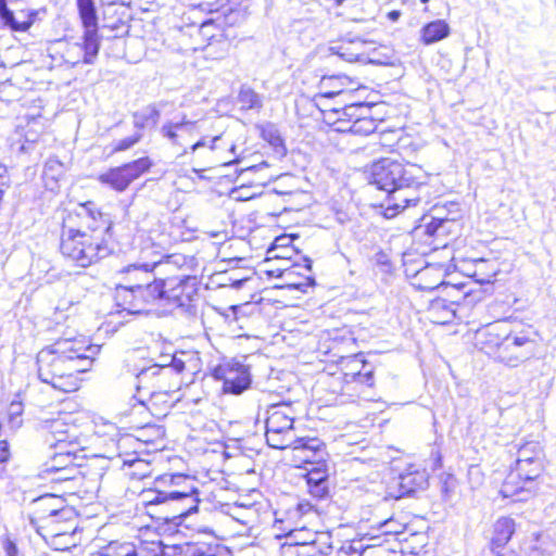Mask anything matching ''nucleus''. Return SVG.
<instances>
[{
    "label": "nucleus",
    "mask_w": 556,
    "mask_h": 556,
    "mask_svg": "<svg viewBox=\"0 0 556 556\" xmlns=\"http://www.w3.org/2000/svg\"><path fill=\"white\" fill-rule=\"evenodd\" d=\"M81 210L92 224L78 229L64 227L61 233L60 251L74 265L86 268L110 254L106 237L112 225L100 211L96 210L92 202L85 203Z\"/></svg>",
    "instance_id": "7ed1b4c3"
},
{
    "label": "nucleus",
    "mask_w": 556,
    "mask_h": 556,
    "mask_svg": "<svg viewBox=\"0 0 556 556\" xmlns=\"http://www.w3.org/2000/svg\"><path fill=\"white\" fill-rule=\"evenodd\" d=\"M25 0H0V14H2L3 7L8 8L10 4H24Z\"/></svg>",
    "instance_id": "e2e57ef3"
},
{
    "label": "nucleus",
    "mask_w": 556,
    "mask_h": 556,
    "mask_svg": "<svg viewBox=\"0 0 556 556\" xmlns=\"http://www.w3.org/2000/svg\"><path fill=\"white\" fill-rule=\"evenodd\" d=\"M350 98H345L343 102L337 103L333 106V111L337 113L344 114L346 121H341L343 126H349L353 121H358L364 115L369 114L371 106L365 102H351L348 103Z\"/></svg>",
    "instance_id": "cd10ccee"
},
{
    "label": "nucleus",
    "mask_w": 556,
    "mask_h": 556,
    "mask_svg": "<svg viewBox=\"0 0 556 556\" xmlns=\"http://www.w3.org/2000/svg\"><path fill=\"white\" fill-rule=\"evenodd\" d=\"M296 507L301 514H307L313 509V506L308 502H300Z\"/></svg>",
    "instance_id": "0e129e2a"
},
{
    "label": "nucleus",
    "mask_w": 556,
    "mask_h": 556,
    "mask_svg": "<svg viewBox=\"0 0 556 556\" xmlns=\"http://www.w3.org/2000/svg\"><path fill=\"white\" fill-rule=\"evenodd\" d=\"M238 101L244 110L261 109L263 105L261 96L250 88L240 90Z\"/></svg>",
    "instance_id": "ea45409f"
},
{
    "label": "nucleus",
    "mask_w": 556,
    "mask_h": 556,
    "mask_svg": "<svg viewBox=\"0 0 556 556\" xmlns=\"http://www.w3.org/2000/svg\"><path fill=\"white\" fill-rule=\"evenodd\" d=\"M330 535L327 532H312L306 528L291 530L287 534L290 546L308 547L312 552L327 555L331 549Z\"/></svg>",
    "instance_id": "2eb2a0df"
},
{
    "label": "nucleus",
    "mask_w": 556,
    "mask_h": 556,
    "mask_svg": "<svg viewBox=\"0 0 556 556\" xmlns=\"http://www.w3.org/2000/svg\"><path fill=\"white\" fill-rule=\"evenodd\" d=\"M451 33L448 24L443 20H437L426 24L421 29V40L425 45H432L446 38Z\"/></svg>",
    "instance_id": "c756f323"
},
{
    "label": "nucleus",
    "mask_w": 556,
    "mask_h": 556,
    "mask_svg": "<svg viewBox=\"0 0 556 556\" xmlns=\"http://www.w3.org/2000/svg\"><path fill=\"white\" fill-rule=\"evenodd\" d=\"M245 281H247V278L229 277V286L232 287L233 289H240Z\"/></svg>",
    "instance_id": "680f3d73"
},
{
    "label": "nucleus",
    "mask_w": 556,
    "mask_h": 556,
    "mask_svg": "<svg viewBox=\"0 0 556 556\" xmlns=\"http://www.w3.org/2000/svg\"><path fill=\"white\" fill-rule=\"evenodd\" d=\"M262 137L267 141L278 153H285L283 139L279 130L273 124H267L262 128Z\"/></svg>",
    "instance_id": "58836bf2"
},
{
    "label": "nucleus",
    "mask_w": 556,
    "mask_h": 556,
    "mask_svg": "<svg viewBox=\"0 0 556 556\" xmlns=\"http://www.w3.org/2000/svg\"><path fill=\"white\" fill-rule=\"evenodd\" d=\"M160 132L172 146L181 149L179 156H185L188 155L190 144L194 142L198 135V122L188 121L184 116L181 121L165 123Z\"/></svg>",
    "instance_id": "f8f14e48"
},
{
    "label": "nucleus",
    "mask_w": 556,
    "mask_h": 556,
    "mask_svg": "<svg viewBox=\"0 0 556 556\" xmlns=\"http://www.w3.org/2000/svg\"><path fill=\"white\" fill-rule=\"evenodd\" d=\"M63 501L52 494L43 495L35 501V505L48 518L68 520L73 517L74 510L62 505Z\"/></svg>",
    "instance_id": "b1692460"
},
{
    "label": "nucleus",
    "mask_w": 556,
    "mask_h": 556,
    "mask_svg": "<svg viewBox=\"0 0 556 556\" xmlns=\"http://www.w3.org/2000/svg\"><path fill=\"white\" fill-rule=\"evenodd\" d=\"M149 250H151L149 253L152 260H162V262L157 263V266H168L181 269L184 267H189L193 261L191 257H187L180 253L163 254L159 250V247H154V244H151Z\"/></svg>",
    "instance_id": "7c9ffc66"
},
{
    "label": "nucleus",
    "mask_w": 556,
    "mask_h": 556,
    "mask_svg": "<svg viewBox=\"0 0 556 556\" xmlns=\"http://www.w3.org/2000/svg\"><path fill=\"white\" fill-rule=\"evenodd\" d=\"M164 367H170L173 368V372H181L185 368V363L180 359L173 358L172 364L169 365H163Z\"/></svg>",
    "instance_id": "052dcab7"
},
{
    "label": "nucleus",
    "mask_w": 556,
    "mask_h": 556,
    "mask_svg": "<svg viewBox=\"0 0 556 556\" xmlns=\"http://www.w3.org/2000/svg\"><path fill=\"white\" fill-rule=\"evenodd\" d=\"M530 345L531 341L526 336L508 334L497 345V358L509 367H517L530 357Z\"/></svg>",
    "instance_id": "4468645a"
},
{
    "label": "nucleus",
    "mask_w": 556,
    "mask_h": 556,
    "mask_svg": "<svg viewBox=\"0 0 556 556\" xmlns=\"http://www.w3.org/2000/svg\"><path fill=\"white\" fill-rule=\"evenodd\" d=\"M291 446L294 451L303 454L302 458L308 463L323 459V442L317 438H294Z\"/></svg>",
    "instance_id": "a878e982"
},
{
    "label": "nucleus",
    "mask_w": 556,
    "mask_h": 556,
    "mask_svg": "<svg viewBox=\"0 0 556 556\" xmlns=\"http://www.w3.org/2000/svg\"><path fill=\"white\" fill-rule=\"evenodd\" d=\"M486 266H488V262L484 260H479L476 263V270L473 273V276L476 277L477 281L480 283H490L496 275L495 268H492L491 270L486 271L485 270ZM492 267H494V265Z\"/></svg>",
    "instance_id": "37998d69"
},
{
    "label": "nucleus",
    "mask_w": 556,
    "mask_h": 556,
    "mask_svg": "<svg viewBox=\"0 0 556 556\" xmlns=\"http://www.w3.org/2000/svg\"><path fill=\"white\" fill-rule=\"evenodd\" d=\"M165 293L163 301L188 306L198 295V280L194 276L184 275L181 278L163 279Z\"/></svg>",
    "instance_id": "ddd939ff"
},
{
    "label": "nucleus",
    "mask_w": 556,
    "mask_h": 556,
    "mask_svg": "<svg viewBox=\"0 0 556 556\" xmlns=\"http://www.w3.org/2000/svg\"><path fill=\"white\" fill-rule=\"evenodd\" d=\"M54 475L51 480L56 482H68L73 481L77 478V475H79V469L76 465L70 466L64 469H60L56 471L51 472Z\"/></svg>",
    "instance_id": "c03bdc74"
},
{
    "label": "nucleus",
    "mask_w": 556,
    "mask_h": 556,
    "mask_svg": "<svg viewBox=\"0 0 556 556\" xmlns=\"http://www.w3.org/2000/svg\"><path fill=\"white\" fill-rule=\"evenodd\" d=\"M192 556H227V554L218 545H199L193 548Z\"/></svg>",
    "instance_id": "a18cd8bd"
},
{
    "label": "nucleus",
    "mask_w": 556,
    "mask_h": 556,
    "mask_svg": "<svg viewBox=\"0 0 556 556\" xmlns=\"http://www.w3.org/2000/svg\"><path fill=\"white\" fill-rule=\"evenodd\" d=\"M366 47L367 41L359 38H355L351 40H342L331 46L329 50L333 55H337L338 58L345 62L365 63L368 60Z\"/></svg>",
    "instance_id": "6ab92c4d"
},
{
    "label": "nucleus",
    "mask_w": 556,
    "mask_h": 556,
    "mask_svg": "<svg viewBox=\"0 0 556 556\" xmlns=\"http://www.w3.org/2000/svg\"><path fill=\"white\" fill-rule=\"evenodd\" d=\"M166 548L161 542L140 543L136 556H168Z\"/></svg>",
    "instance_id": "a19ab883"
},
{
    "label": "nucleus",
    "mask_w": 556,
    "mask_h": 556,
    "mask_svg": "<svg viewBox=\"0 0 556 556\" xmlns=\"http://www.w3.org/2000/svg\"><path fill=\"white\" fill-rule=\"evenodd\" d=\"M417 172H413V181H403L391 195H387L384 215L388 218L409 206H416L420 202L419 189L424 184L418 181Z\"/></svg>",
    "instance_id": "9d476101"
},
{
    "label": "nucleus",
    "mask_w": 556,
    "mask_h": 556,
    "mask_svg": "<svg viewBox=\"0 0 556 556\" xmlns=\"http://www.w3.org/2000/svg\"><path fill=\"white\" fill-rule=\"evenodd\" d=\"M23 404L18 401L10 403L7 412L8 424L12 429H17L22 426Z\"/></svg>",
    "instance_id": "79ce46f5"
},
{
    "label": "nucleus",
    "mask_w": 556,
    "mask_h": 556,
    "mask_svg": "<svg viewBox=\"0 0 556 556\" xmlns=\"http://www.w3.org/2000/svg\"><path fill=\"white\" fill-rule=\"evenodd\" d=\"M38 135L31 130H27L25 134V143L20 148L21 152H29L31 144L36 143Z\"/></svg>",
    "instance_id": "5fc2aeb1"
},
{
    "label": "nucleus",
    "mask_w": 556,
    "mask_h": 556,
    "mask_svg": "<svg viewBox=\"0 0 556 556\" xmlns=\"http://www.w3.org/2000/svg\"><path fill=\"white\" fill-rule=\"evenodd\" d=\"M141 254L144 262L129 264L119 270V274L124 276L125 285L152 282V271L162 260H152L149 247L143 248Z\"/></svg>",
    "instance_id": "dca6fc26"
},
{
    "label": "nucleus",
    "mask_w": 556,
    "mask_h": 556,
    "mask_svg": "<svg viewBox=\"0 0 556 556\" xmlns=\"http://www.w3.org/2000/svg\"><path fill=\"white\" fill-rule=\"evenodd\" d=\"M375 262L377 265L383 266L384 270H389L391 267L388 256L383 252H378L375 254Z\"/></svg>",
    "instance_id": "4d7b16f0"
},
{
    "label": "nucleus",
    "mask_w": 556,
    "mask_h": 556,
    "mask_svg": "<svg viewBox=\"0 0 556 556\" xmlns=\"http://www.w3.org/2000/svg\"><path fill=\"white\" fill-rule=\"evenodd\" d=\"M160 118V111L154 105H149L134 114V125L138 129L155 126Z\"/></svg>",
    "instance_id": "c9c22d12"
},
{
    "label": "nucleus",
    "mask_w": 556,
    "mask_h": 556,
    "mask_svg": "<svg viewBox=\"0 0 556 556\" xmlns=\"http://www.w3.org/2000/svg\"><path fill=\"white\" fill-rule=\"evenodd\" d=\"M3 548L7 556H17V547L13 541L7 539L3 543Z\"/></svg>",
    "instance_id": "bf43d9fd"
},
{
    "label": "nucleus",
    "mask_w": 556,
    "mask_h": 556,
    "mask_svg": "<svg viewBox=\"0 0 556 556\" xmlns=\"http://www.w3.org/2000/svg\"><path fill=\"white\" fill-rule=\"evenodd\" d=\"M106 556H136L137 545L131 542L111 541L104 545Z\"/></svg>",
    "instance_id": "e433bc0d"
},
{
    "label": "nucleus",
    "mask_w": 556,
    "mask_h": 556,
    "mask_svg": "<svg viewBox=\"0 0 556 556\" xmlns=\"http://www.w3.org/2000/svg\"><path fill=\"white\" fill-rule=\"evenodd\" d=\"M442 307L445 309L446 314H445V320H443V323H447L451 320V318H453L455 316V313L454 311L452 309H448V307L444 304H442Z\"/></svg>",
    "instance_id": "69168bd1"
},
{
    "label": "nucleus",
    "mask_w": 556,
    "mask_h": 556,
    "mask_svg": "<svg viewBox=\"0 0 556 556\" xmlns=\"http://www.w3.org/2000/svg\"><path fill=\"white\" fill-rule=\"evenodd\" d=\"M352 377L355 381L371 387L374 384V372L372 370H368L362 372L361 370L352 374Z\"/></svg>",
    "instance_id": "603ef678"
},
{
    "label": "nucleus",
    "mask_w": 556,
    "mask_h": 556,
    "mask_svg": "<svg viewBox=\"0 0 556 556\" xmlns=\"http://www.w3.org/2000/svg\"><path fill=\"white\" fill-rule=\"evenodd\" d=\"M413 172H420V168L414 164L382 159L372 164L370 182L391 195L403 181H413Z\"/></svg>",
    "instance_id": "6e6552de"
},
{
    "label": "nucleus",
    "mask_w": 556,
    "mask_h": 556,
    "mask_svg": "<svg viewBox=\"0 0 556 556\" xmlns=\"http://www.w3.org/2000/svg\"><path fill=\"white\" fill-rule=\"evenodd\" d=\"M327 482V475L325 470L314 469L307 472L306 475V484L307 486L313 484H319Z\"/></svg>",
    "instance_id": "8fccbe9b"
},
{
    "label": "nucleus",
    "mask_w": 556,
    "mask_h": 556,
    "mask_svg": "<svg viewBox=\"0 0 556 556\" xmlns=\"http://www.w3.org/2000/svg\"><path fill=\"white\" fill-rule=\"evenodd\" d=\"M2 14H0V21L4 26L9 27L13 31H26L34 24L37 15L36 10L28 8L17 10L13 13V10H9L3 7Z\"/></svg>",
    "instance_id": "4be33fe9"
},
{
    "label": "nucleus",
    "mask_w": 556,
    "mask_h": 556,
    "mask_svg": "<svg viewBox=\"0 0 556 556\" xmlns=\"http://www.w3.org/2000/svg\"><path fill=\"white\" fill-rule=\"evenodd\" d=\"M65 173L64 164L55 157L47 160L43 166L42 178L45 180L46 188L54 190L58 187V182Z\"/></svg>",
    "instance_id": "2f4dec72"
},
{
    "label": "nucleus",
    "mask_w": 556,
    "mask_h": 556,
    "mask_svg": "<svg viewBox=\"0 0 556 556\" xmlns=\"http://www.w3.org/2000/svg\"><path fill=\"white\" fill-rule=\"evenodd\" d=\"M141 137H142L141 132H136L132 136L121 139L115 142L113 150L115 152L126 151V150L130 149L132 146H135L137 142H139Z\"/></svg>",
    "instance_id": "49530a36"
},
{
    "label": "nucleus",
    "mask_w": 556,
    "mask_h": 556,
    "mask_svg": "<svg viewBox=\"0 0 556 556\" xmlns=\"http://www.w3.org/2000/svg\"><path fill=\"white\" fill-rule=\"evenodd\" d=\"M307 488H308V492L314 497H317V498H323L328 493V483L327 482L319 483V484H313V485H309Z\"/></svg>",
    "instance_id": "864d4df0"
},
{
    "label": "nucleus",
    "mask_w": 556,
    "mask_h": 556,
    "mask_svg": "<svg viewBox=\"0 0 556 556\" xmlns=\"http://www.w3.org/2000/svg\"><path fill=\"white\" fill-rule=\"evenodd\" d=\"M456 488V479L453 475L441 477V492L445 498H450Z\"/></svg>",
    "instance_id": "de8ad7c7"
},
{
    "label": "nucleus",
    "mask_w": 556,
    "mask_h": 556,
    "mask_svg": "<svg viewBox=\"0 0 556 556\" xmlns=\"http://www.w3.org/2000/svg\"><path fill=\"white\" fill-rule=\"evenodd\" d=\"M379 546V535L363 534L343 542L338 549V556H376V548Z\"/></svg>",
    "instance_id": "a211bd4d"
},
{
    "label": "nucleus",
    "mask_w": 556,
    "mask_h": 556,
    "mask_svg": "<svg viewBox=\"0 0 556 556\" xmlns=\"http://www.w3.org/2000/svg\"><path fill=\"white\" fill-rule=\"evenodd\" d=\"M543 451L538 442H527L518 448L515 467L505 478L501 494L515 502L527 501L535 491V480L544 470Z\"/></svg>",
    "instance_id": "20e7f679"
},
{
    "label": "nucleus",
    "mask_w": 556,
    "mask_h": 556,
    "mask_svg": "<svg viewBox=\"0 0 556 556\" xmlns=\"http://www.w3.org/2000/svg\"><path fill=\"white\" fill-rule=\"evenodd\" d=\"M213 377L223 381L225 393L241 394L251 384L248 367L239 363L228 362L216 366Z\"/></svg>",
    "instance_id": "9b49d317"
},
{
    "label": "nucleus",
    "mask_w": 556,
    "mask_h": 556,
    "mask_svg": "<svg viewBox=\"0 0 556 556\" xmlns=\"http://www.w3.org/2000/svg\"><path fill=\"white\" fill-rule=\"evenodd\" d=\"M333 129L339 132H352L354 135L367 136L377 129V121L369 114L364 115L358 121H353L349 126H343L341 121H329Z\"/></svg>",
    "instance_id": "bb28decb"
},
{
    "label": "nucleus",
    "mask_w": 556,
    "mask_h": 556,
    "mask_svg": "<svg viewBox=\"0 0 556 556\" xmlns=\"http://www.w3.org/2000/svg\"><path fill=\"white\" fill-rule=\"evenodd\" d=\"M100 346L84 336L60 338L37 354L38 377L55 390L74 392L79 389V375L91 369Z\"/></svg>",
    "instance_id": "f257e3e1"
},
{
    "label": "nucleus",
    "mask_w": 556,
    "mask_h": 556,
    "mask_svg": "<svg viewBox=\"0 0 556 556\" xmlns=\"http://www.w3.org/2000/svg\"><path fill=\"white\" fill-rule=\"evenodd\" d=\"M165 285L163 279L153 278L152 282L118 285L115 290L117 306L129 314H141L149 306L163 301Z\"/></svg>",
    "instance_id": "39448f33"
},
{
    "label": "nucleus",
    "mask_w": 556,
    "mask_h": 556,
    "mask_svg": "<svg viewBox=\"0 0 556 556\" xmlns=\"http://www.w3.org/2000/svg\"><path fill=\"white\" fill-rule=\"evenodd\" d=\"M325 115V122L333 127V125L329 121H346V117H344V114L337 113L333 111V108L327 109L324 111Z\"/></svg>",
    "instance_id": "6e6d98bb"
},
{
    "label": "nucleus",
    "mask_w": 556,
    "mask_h": 556,
    "mask_svg": "<svg viewBox=\"0 0 556 556\" xmlns=\"http://www.w3.org/2000/svg\"><path fill=\"white\" fill-rule=\"evenodd\" d=\"M401 525L393 519H388L380 523L379 530L382 534H397L401 532Z\"/></svg>",
    "instance_id": "3c124183"
},
{
    "label": "nucleus",
    "mask_w": 556,
    "mask_h": 556,
    "mask_svg": "<svg viewBox=\"0 0 556 556\" xmlns=\"http://www.w3.org/2000/svg\"><path fill=\"white\" fill-rule=\"evenodd\" d=\"M78 447L79 446L68 445H62V447H56L59 451L52 456L51 460L46 464V471L53 472L76 465L75 454Z\"/></svg>",
    "instance_id": "c85d7f7f"
},
{
    "label": "nucleus",
    "mask_w": 556,
    "mask_h": 556,
    "mask_svg": "<svg viewBox=\"0 0 556 556\" xmlns=\"http://www.w3.org/2000/svg\"><path fill=\"white\" fill-rule=\"evenodd\" d=\"M0 180L5 181V185L8 184L7 167L2 164H0Z\"/></svg>",
    "instance_id": "338daca9"
},
{
    "label": "nucleus",
    "mask_w": 556,
    "mask_h": 556,
    "mask_svg": "<svg viewBox=\"0 0 556 556\" xmlns=\"http://www.w3.org/2000/svg\"><path fill=\"white\" fill-rule=\"evenodd\" d=\"M228 0H199L197 5L206 12H217L223 8Z\"/></svg>",
    "instance_id": "09e8293b"
},
{
    "label": "nucleus",
    "mask_w": 556,
    "mask_h": 556,
    "mask_svg": "<svg viewBox=\"0 0 556 556\" xmlns=\"http://www.w3.org/2000/svg\"><path fill=\"white\" fill-rule=\"evenodd\" d=\"M41 428L47 432L46 442L52 447L81 446L86 442L68 414H59L54 418L43 419Z\"/></svg>",
    "instance_id": "1a4fd4ad"
},
{
    "label": "nucleus",
    "mask_w": 556,
    "mask_h": 556,
    "mask_svg": "<svg viewBox=\"0 0 556 556\" xmlns=\"http://www.w3.org/2000/svg\"><path fill=\"white\" fill-rule=\"evenodd\" d=\"M556 541L548 534H539L529 547L527 556H555Z\"/></svg>",
    "instance_id": "72a5a7b5"
},
{
    "label": "nucleus",
    "mask_w": 556,
    "mask_h": 556,
    "mask_svg": "<svg viewBox=\"0 0 556 556\" xmlns=\"http://www.w3.org/2000/svg\"><path fill=\"white\" fill-rule=\"evenodd\" d=\"M173 374V368L163 365L153 364L143 367L136 375L137 389H147L150 394L165 391L164 380Z\"/></svg>",
    "instance_id": "f3484780"
},
{
    "label": "nucleus",
    "mask_w": 556,
    "mask_h": 556,
    "mask_svg": "<svg viewBox=\"0 0 556 556\" xmlns=\"http://www.w3.org/2000/svg\"><path fill=\"white\" fill-rule=\"evenodd\" d=\"M141 503L150 514L165 522H176L198 510L199 490L194 480L185 475H165L155 479L153 486L140 493Z\"/></svg>",
    "instance_id": "f03ea898"
},
{
    "label": "nucleus",
    "mask_w": 556,
    "mask_h": 556,
    "mask_svg": "<svg viewBox=\"0 0 556 556\" xmlns=\"http://www.w3.org/2000/svg\"><path fill=\"white\" fill-rule=\"evenodd\" d=\"M295 412L290 403H278L270 405L266 410V442L277 450L291 446L293 442V424Z\"/></svg>",
    "instance_id": "0eeeda50"
},
{
    "label": "nucleus",
    "mask_w": 556,
    "mask_h": 556,
    "mask_svg": "<svg viewBox=\"0 0 556 556\" xmlns=\"http://www.w3.org/2000/svg\"><path fill=\"white\" fill-rule=\"evenodd\" d=\"M348 78L344 76L323 77L319 86V99L336 98L337 103L352 97V90H346Z\"/></svg>",
    "instance_id": "5701e85b"
},
{
    "label": "nucleus",
    "mask_w": 556,
    "mask_h": 556,
    "mask_svg": "<svg viewBox=\"0 0 556 556\" xmlns=\"http://www.w3.org/2000/svg\"><path fill=\"white\" fill-rule=\"evenodd\" d=\"M99 181L114 189L115 191H125L130 185L126 178L125 172L122 166L109 169L98 177Z\"/></svg>",
    "instance_id": "473e14b6"
},
{
    "label": "nucleus",
    "mask_w": 556,
    "mask_h": 556,
    "mask_svg": "<svg viewBox=\"0 0 556 556\" xmlns=\"http://www.w3.org/2000/svg\"><path fill=\"white\" fill-rule=\"evenodd\" d=\"M237 146L233 142H226L223 135L208 137L204 136L190 144L188 155L191 161L200 166L194 172L205 170L217 165L229 166L239 162L238 157L229 159V154L236 156Z\"/></svg>",
    "instance_id": "423d86ee"
},
{
    "label": "nucleus",
    "mask_w": 556,
    "mask_h": 556,
    "mask_svg": "<svg viewBox=\"0 0 556 556\" xmlns=\"http://www.w3.org/2000/svg\"><path fill=\"white\" fill-rule=\"evenodd\" d=\"M83 26L85 28L83 36L84 42L81 45H74L72 48L68 49L67 54L70 55L74 51H76L78 54L83 53V63L92 64L100 49L98 24Z\"/></svg>",
    "instance_id": "aec40b11"
},
{
    "label": "nucleus",
    "mask_w": 556,
    "mask_h": 556,
    "mask_svg": "<svg viewBox=\"0 0 556 556\" xmlns=\"http://www.w3.org/2000/svg\"><path fill=\"white\" fill-rule=\"evenodd\" d=\"M104 554L106 553L104 552V546H102L99 549L91 552L90 556H104Z\"/></svg>",
    "instance_id": "774afa93"
},
{
    "label": "nucleus",
    "mask_w": 556,
    "mask_h": 556,
    "mask_svg": "<svg viewBox=\"0 0 556 556\" xmlns=\"http://www.w3.org/2000/svg\"><path fill=\"white\" fill-rule=\"evenodd\" d=\"M428 472L419 465H409L399 477L401 495H410L425 490L428 485Z\"/></svg>",
    "instance_id": "412c9836"
},
{
    "label": "nucleus",
    "mask_w": 556,
    "mask_h": 556,
    "mask_svg": "<svg viewBox=\"0 0 556 556\" xmlns=\"http://www.w3.org/2000/svg\"><path fill=\"white\" fill-rule=\"evenodd\" d=\"M76 4L83 25L98 24L94 0H76Z\"/></svg>",
    "instance_id": "4c0bfd02"
},
{
    "label": "nucleus",
    "mask_w": 556,
    "mask_h": 556,
    "mask_svg": "<svg viewBox=\"0 0 556 556\" xmlns=\"http://www.w3.org/2000/svg\"><path fill=\"white\" fill-rule=\"evenodd\" d=\"M516 530V522L510 517H500L493 525V534L491 539L492 551L495 554L501 553L498 549L503 548L511 539Z\"/></svg>",
    "instance_id": "393cba45"
},
{
    "label": "nucleus",
    "mask_w": 556,
    "mask_h": 556,
    "mask_svg": "<svg viewBox=\"0 0 556 556\" xmlns=\"http://www.w3.org/2000/svg\"><path fill=\"white\" fill-rule=\"evenodd\" d=\"M442 227H443V220L432 222L427 225L426 232L431 236H435V235H438V232L440 231V229Z\"/></svg>",
    "instance_id": "13d9d810"
},
{
    "label": "nucleus",
    "mask_w": 556,
    "mask_h": 556,
    "mask_svg": "<svg viewBox=\"0 0 556 556\" xmlns=\"http://www.w3.org/2000/svg\"><path fill=\"white\" fill-rule=\"evenodd\" d=\"M152 161L148 156L137 159L122 165L129 184L141 177L152 167Z\"/></svg>",
    "instance_id": "f704fd0d"
}]
</instances>
